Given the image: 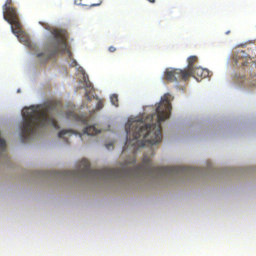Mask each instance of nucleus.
Instances as JSON below:
<instances>
[{
    "mask_svg": "<svg viewBox=\"0 0 256 256\" xmlns=\"http://www.w3.org/2000/svg\"><path fill=\"white\" fill-rule=\"evenodd\" d=\"M62 107L60 102L52 100L42 104L24 108L22 110L23 122L20 128L22 137L26 140L46 126L58 129L60 126L55 116L59 114Z\"/></svg>",
    "mask_w": 256,
    "mask_h": 256,
    "instance_id": "f03ea898",
    "label": "nucleus"
},
{
    "mask_svg": "<svg viewBox=\"0 0 256 256\" xmlns=\"http://www.w3.org/2000/svg\"><path fill=\"white\" fill-rule=\"evenodd\" d=\"M233 60L236 64H240L242 66H246L248 63V58L244 50H240L234 54Z\"/></svg>",
    "mask_w": 256,
    "mask_h": 256,
    "instance_id": "6e6552de",
    "label": "nucleus"
},
{
    "mask_svg": "<svg viewBox=\"0 0 256 256\" xmlns=\"http://www.w3.org/2000/svg\"><path fill=\"white\" fill-rule=\"evenodd\" d=\"M230 33V30H228V31H227V32H226V34H229Z\"/></svg>",
    "mask_w": 256,
    "mask_h": 256,
    "instance_id": "aec40b11",
    "label": "nucleus"
},
{
    "mask_svg": "<svg viewBox=\"0 0 256 256\" xmlns=\"http://www.w3.org/2000/svg\"><path fill=\"white\" fill-rule=\"evenodd\" d=\"M52 34L54 36V38L50 48L37 54V57L42 62H46L58 52H64L67 50V32L64 30L54 29Z\"/></svg>",
    "mask_w": 256,
    "mask_h": 256,
    "instance_id": "7ed1b4c3",
    "label": "nucleus"
},
{
    "mask_svg": "<svg viewBox=\"0 0 256 256\" xmlns=\"http://www.w3.org/2000/svg\"><path fill=\"white\" fill-rule=\"evenodd\" d=\"M116 50V48L113 46H110L108 48L109 52H115Z\"/></svg>",
    "mask_w": 256,
    "mask_h": 256,
    "instance_id": "6ab92c4d",
    "label": "nucleus"
},
{
    "mask_svg": "<svg viewBox=\"0 0 256 256\" xmlns=\"http://www.w3.org/2000/svg\"><path fill=\"white\" fill-rule=\"evenodd\" d=\"M100 132V130L96 128L95 126H90L86 128L84 130V134L88 135L93 136Z\"/></svg>",
    "mask_w": 256,
    "mask_h": 256,
    "instance_id": "4468645a",
    "label": "nucleus"
},
{
    "mask_svg": "<svg viewBox=\"0 0 256 256\" xmlns=\"http://www.w3.org/2000/svg\"><path fill=\"white\" fill-rule=\"evenodd\" d=\"M170 94H165L158 104L156 114L148 116L144 120L143 118H134L128 120L126 124V141L122 154H125L130 145L131 146L130 150L132 152L130 156L125 160L120 168H104L92 170L90 168L88 160L82 159L76 170H68V178L123 181L134 178L144 180L148 178H172L191 174L195 172V168L189 166H157L146 155L144 156L140 164L134 167L132 166L136 162V150L147 145L152 146L161 142V122L168 118L170 114Z\"/></svg>",
    "mask_w": 256,
    "mask_h": 256,
    "instance_id": "f257e3e1",
    "label": "nucleus"
},
{
    "mask_svg": "<svg viewBox=\"0 0 256 256\" xmlns=\"http://www.w3.org/2000/svg\"><path fill=\"white\" fill-rule=\"evenodd\" d=\"M110 101L113 105L116 106H118V98L116 94H113L110 96Z\"/></svg>",
    "mask_w": 256,
    "mask_h": 256,
    "instance_id": "2eb2a0df",
    "label": "nucleus"
},
{
    "mask_svg": "<svg viewBox=\"0 0 256 256\" xmlns=\"http://www.w3.org/2000/svg\"><path fill=\"white\" fill-rule=\"evenodd\" d=\"M198 61V58L195 56H192L188 57L187 59L188 63L187 68H184L182 70H184L188 73V78L190 76V74H192V70H193L194 67V64Z\"/></svg>",
    "mask_w": 256,
    "mask_h": 256,
    "instance_id": "f8f14e48",
    "label": "nucleus"
},
{
    "mask_svg": "<svg viewBox=\"0 0 256 256\" xmlns=\"http://www.w3.org/2000/svg\"><path fill=\"white\" fill-rule=\"evenodd\" d=\"M190 76H194L197 80L200 81L202 78L208 76L209 72L208 70L201 67L194 68Z\"/></svg>",
    "mask_w": 256,
    "mask_h": 256,
    "instance_id": "0eeeda50",
    "label": "nucleus"
},
{
    "mask_svg": "<svg viewBox=\"0 0 256 256\" xmlns=\"http://www.w3.org/2000/svg\"><path fill=\"white\" fill-rule=\"evenodd\" d=\"M21 25L18 28V33H14L19 39L21 42L27 46L32 50H34L36 48V46L32 42L28 36L21 32Z\"/></svg>",
    "mask_w": 256,
    "mask_h": 256,
    "instance_id": "423d86ee",
    "label": "nucleus"
},
{
    "mask_svg": "<svg viewBox=\"0 0 256 256\" xmlns=\"http://www.w3.org/2000/svg\"><path fill=\"white\" fill-rule=\"evenodd\" d=\"M70 132L69 130H62L58 132V136L59 138H62L64 135H66L67 133Z\"/></svg>",
    "mask_w": 256,
    "mask_h": 256,
    "instance_id": "dca6fc26",
    "label": "nucleus"
},
{
    "mask_svg": "<svg viewBox=\"0 0 256 256\" xmlns=\"http://www.w3.org/2000/svg\"><path fill=\"white\" fill-rule=\"evenodd\" d=\"M188 74L182 69L168 68L164 72V79L170 82H177L178 80L186 82L188 79Z\"/></svg>",
    "mask_w": 256,
    "mask_h": 256,
    "instance_id": "39448f33",
    "label": "nucleus"
},
{
    "mask_svg": "<svg viewBox=\"0 0 256 256\" xmlns=\"http://www.w3.org/2000/svg\"><path fill=\"white\" fill-rule=\"evenodd\" d=\"M11 4L12 0H6L5 4L2 6L4 18L11 24L12 33H18L20 22L16 10L11 6Z\"/></svg>",
    "mask_w": 256,
    "mask_h": 256,
    "instance_id": "20e7f679",
    "label": "nucleus"
},
{
    "mask_svg": "<svg viewBox=\"0 0 256 256\" xmlns=\"http://www.w3.org/2000/svg\"><path fill=\"white\" fill-rule=\"evenodd\" d=\"M106 146L108 150H112L114 148L113 144L112 143L106 144Z\"/></svg>",
    "mask_w": 256,
    "mask_h": 256,
    "instance_id": "a211bd4d",
    "label": "nucleus"
},
{
    "mask_svg": "<svg viewBox=\"0 0 256 256\" xmlns=\"http://www.w3.org/2000/svg\"><path fill=\"white\" fill-rule=\"evenodd\" d=\"M83 80L86 89L85 97L86 100L90 101L92 98H94V96H90V94L94 91V88L92 84L89 80L87 74H84Z\"/></svg>",
    "mask_w": 256,
    "mask_h": 256,
    "instance_id": "1a4fd4ad",
    "label": "nucleus"
},
{
    "mask_svg": "<svg viewBox=\"0 0 256 256\" xmlns=\"http://www.w3.org/2000/svg\"><path fill=\"white\" fill-rule=\"evenodd\" d=\"M103 100H98L97 104H96V108L99 110L103 108Z\"/></svg>",
    "mask_w": 256,
    "mask_h": 256,
    "instance_id": "f3484780",
    "label": "nucleus"
},
{
    "mask_svg": "<svg viewBox=\"0 0 256 256\" xmlns=\"http://www.w3.org/2000/svg\"><path fill=\"white\" fill-rule=\"evenodd\" d=\"M234 81L239 86L246 87H250L256 84V82H254V80H247L244 76L240 75L236 76Z\"/></svg>",
    "mask_w": 256,
    "mask_h": 256,
    "instance_id": "9d476101",
    "label": "nucleus"
},
{
    "mask_svg": "<svg viewBox=\"0 0 256 256\" xmlns=\"http://www.w3.org/2000/svg\"><path fill=\"white\" fill-rule=\"evenodd\" d=\"M102 0H80V4L90 7L98 6L101 4Z\"/></svg>",
    "mask_w": 256,
    "mask_h": 256,
    "instance_id": "ddd939ff",
    "label": "nucleus"
},
{
    "mask_svg": "<svg viewBox=\"0 0 256 256\" xmlns=\"http://www.w3.org/2000/svg\"><path fill=\"white\" fill-rule=\"evenodd\" d=\"M66 117L68 119L81 122L84 124H86L88 122V116L84 115L76 114V113L72 111L66 112Z\"/></svg>",
    "mask_w": 256,
    "mask_h": 256,
    "instance_id": "9b49d317",
    "label": "nucleus"
}]
</instances>
